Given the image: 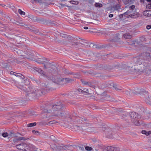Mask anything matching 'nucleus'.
Instances as JSON below:
<instances>
[{"instance_id":"f257e3e1","label":"nucleus","mask_w":151,"mask_h":151,"mask_svg":"<svg viewBox=\"0 0 151 151\" xmlns=\"http://www.w3.org/2000/svg\"><path fill=\"white\" fill-rule=\"evenodd\" d=\"M150 58L149 53L145 52L141 53L139 56L133 58V63L134 64L128 65L124 64L125 68H133L134 70L139 73L144 72L150 65L151 63L149 60Z\"/></svg>"},{"instance_id":"f03ea898","label":"nucleus","mask_w":151,"mask_h":151,"mask_svg":"<svg viewBox=\"0 0 151 151\" xmlns=\"http://www.w3.org/2000/svg\"><path fill=\"white\" fill-rule=\"evenodd\" d=\"M25 87L20 88L25 92V97L26 99L32 100L39 97L42 93V92L40 89L35 88L28 86H26Z\"/></svg>"},{"instance_id":"7ed1b4c3","label":"nucleus","mask_w":151,"mask_h":151,"mask_svg":"<svg viewBox=\"0 0 151 151\" xmlns=\"http://www.w3.org/2000/svg\"><path fill=\"white\" fill-rule=\"evenodd\" d=\"M32 70L34 71L38 72L41 74V76L47 78L48 80L52 81L54 83L59 84L62 81V80L56 76L51 75L48 76L44 72L39 68L34 67L33 68Z\"/></svg>"},{"instance_id":"20e7f679","label":"nucleus","mask_w":151,"mask_h":151,"mask_svg":"<svg viewBox=\"0 0 151 151\" xmlns=\"http://www.w3.org/2000/svg\"><path fill=\"white\" fill-rule=\"evenodd\" d=\"M124 65L123 64L116 63L111 65H109L101 64L99 66V67L101 70H109L113 69L125 68L126 66H124Z\"/></svg>"},{"instance_id":"39448f33","label":"nucleus","mask_w":151,"mask_h":151,"mask_svg":"<svg viewBox=\"0 0 151 151\" xmlns=\"http://www.w3.org/2000/svg\"><path fill=\"white\" fill-rule=\"evenodd\" d=\"M19 83V85H20V86L18 87L19 88H22L23 87H25L26 86H27V85L29 83L27 78L25 77L24 76V78H20Z\"/></svg>"},{"instance_id":"423d86ee","label":"nucleus","mask_w":151,"mask_h":151,"mask_svg":"<svg viewBox=\"0 0 151 151\" xmlns=\"http://www.w3.org/2000/svg\"><path fill=\"white\" fill-rule=\"evenodd\" d=\"M42 86L44 90L46 91L47 92L55 90V88H53L50 86V84L47 83L42 84Z\"/></svg>"},{"instance_id":"0eeeda50","label":"nucleus","mask_w":151,"mask_h":151,"mask_svg":"<svg viewBox=\"0 0 151 151\" xmlns=\"http://www.w3.org/2000/svg\"><path fill=\"white\" fill-rule=\"evenodd\" d=\"M16 147L19 150H22L23 151H26L27 148V145L25 143H22L16 145Z\"/></svg>"},{"instance_id":"6e6552de","label":"nucleus","mask_w":151,"mask_h":151,"mask_svg":"<svg viewBox=\"0 0 151 151\" xmlns=\"http://www.w3.org/2000/svg\"><path fill=\"white\" fill-rule=\"evenodd\" d=\"M54 106L53 104H49L47 105L45 109L43 110L44 113H50L53 111Z\"/></svg>"},{"instance_id":"1a4fd4ad","label":"nucleus","mask_w":151,"mask_h":151,"mask_svg":"<svg viewBox=\"0 0 151 151\" xmlns=\"http://www.w3.org/2000/svg\"><path fill=\"white\" fill-rule=\"evenodd\" d=\"M0 65L2 67L7 69H9L10 67L9 65L8 64V61H3L2 60H0Z\"/></svg>"},{"instance_id":"9d476101","label":"nucleus","mask_w":151,"mask_h":151,"mask_svg":"<svg viewBox=\"0 0 151 151\" xmlns=\"http://www.w3.org/2000/svg\"><path fill=\"white\" fill-rule=\"evenodd\" d=\"M63 105L60 102L58 103L55 104H53L54 109L53 111H59L63 107Z\"/></svg>"},{"instance_id":"9b49d317","label":"nucleus","mask_w":151,"mask_h":151,"mask_svg":"<svg viewBox=\"0 0 151 151\" xmlns=\"http://www.w3.org/2000/svg\"><path fill=\"white\" fill-rule=\"evenodd\" d=\"M56 76H57L60 79H61L62 80V81L59 84H58V83H55L56 84H59V85H63V82L64 80H65L66 83H71L72 82L74 81V80L73 79H72L71 78H60L59 76L57 75H56Z\"/></svg>"},{"instance_id":"f8f14e48","label":"nucleus","mask_w":151,"mask_h":151,"mask_svg":"<svg viewBox=\"0 0 151 151\" xmlns=\"http://www.w3.org/2000/svg\"><path fill=\"white\" fill-rule=\"evenodd\" d=\"M130 117L132 120L133 119H135L137 120V119H139L140 117L139 115H138V114H136L135 112H132L129 114Z\"/></svg>"},{"instance_id":"ddd939ff","label":"nucleus","mask_w":151,"mask_h":151,"mask_svg":"<svg viewBox=\"0 0 151 151\" xmlns=\"http://www.w3.org/2000/svg\"><path fill=\"white\" fill-rule=\"evenodd\" d=\"M139 119H137V120L135 119L132 120V121L134 124L137 126L143 125H144V122L140 120H138Z\"/></svg>"},{"instance_id":"4468645a","label":"nucleus","mask_w":151,"mask_h":151,"mask_svg":"<svg viewBox=\"0 0 151 151\" xmlns=\"http://www.w3.org/2000/svg\"><path fill=\"white\" fill-rule=\"evenodd\" d=\"M106 151H119V149L117 147L112 146L106 147L105 149Z\"/></svg>"},{"instance_id":"2eb2a0df","label":"nucleus","mask_w":151,"mask_h":151,"mask_svg":"<svg viewBox=\"0 0 151 151\" xmlns=\"http://www.w3.org/2000/svg\"><path fill=\"white\" fill-rule=\"evenodd\" d=\"M113 83L112 81H110L104 83H103L102 85L104 86L105 87H108L110 88L113 86Z\"/></svg>"},{"instance_id":"dca6fc26","label":"nucleus","mask_w":151,"mask_h":151,"mask_svg":"<svg viewBox=\"0 0 151 151\" xmlns=\"http://www.w3.org/2000/svg\"><path fill=\"white\" fill-rule=\"evenodd\" d=\"M135 90H138V91H136L134 90L132 91V93L134 94H137V93L139 94H142L143 93H145V94H147V92L146 91H141V89H139L138 88H137L135 89Z\"/></svg>"},{"instance_id":"f3484780","label":"nucleus","mask_w":151,"mask_h":151,"mask_svg":"<svg viewBox=\"0 0 151 151\" xmlns=\"http://www.w3.org/2000/svg\"><path fill=\"white\" fill-rule=\"evenodd\" d=\"M27 148L26 151H33L35 149V146L31 144H29L27 145Z\"/></svg>"},{"instance_id":"a211bd4d","label":"nucleus","mask_w":151,"mask_h":151,"mask_svg":"<svg viewBox=\"0 0 151 151\" xmlns=\"http://www.w3.org/2000/svg\"><path fill=\"white\" fill-rule=\"evenodd\" d=\"M64 114L63 111L59 110L57 114H55L52 115L51 116L62 117L63 116Z\"/></svg>"},{"instance_id":"6ab92c4d","label":"nucleus","mask_w":151,"mask_h":151,"mask_svg":"<svg viewBox=\"0 0 151 151\" xmlns=\"http://www.w3.org/2000/svg\"><path fill=\"white\" fill-rule=\"evenodd\" d=\"M40 21H41L42 22H45L46 23V24L48 25H52L54 22L53 21L51 20L46 21L43 19H41L40 20Z\"/></svg>"},{"instance_id":"aec40b11","label":"nucleus","mask_w":151,"mask_h":151,"mask_svg":"<svg viewBox=\"0 0 151 151\" xmlns=\"http://www.w3.org/2000/svg\"><path fill=\"white\" fill-rule=\"evenodd\" d=\"M66 74H70L73 75V77L75 78H78L79 76V75L78 73H70V72H65Z\"/></svg>"},{"instance_id":"412c9836","label":"nucleus","mask_w":151,"mask_h":151,"mask_svg":"<svg viewBox=\"0 0 151 151\" xmlns=\"http://www.w3.org/2000/svg\"><path fill=\"white\" fill-rule=\"evenodd\" d=\"M88 120L86 117L84 116H82V117H79V122L81 123H82V122H88Z\"/></svg>"},{"instance_id":"4be33fe9","label":"nucleus","mask_w":151,"mask_h":151,"mask_svg":"<svg viewBox=\"0 0 151 151\" xmlns=\"http://www.w3.org/2000/svg\"><path fill=\"white\" fill-rule=\"evenodd\" d=\"M95 83H97V82H94L93 81L92 82H88L87 83V85L92 87L93 88H94L95 87V85H94V84Z\"/></svg>"},{"instance_id":"5701e85b","label":"nucleus","mask_w":151,"mask_h":151,"mask_svg":"<svg viewBox=\"0 0 151 151\" xmlns=\"http://www.w3.org/2000/svg\"><path fill=\"white\" fill-rule=\"evenodd\" d=\"M120 38L118 37V35H116L112 39L110 40L111 42H117L119 40Z\"/></svg>"},{"instance_id":"b1692460","label":"nucleus","mask_w":151,"mask_h":151,"mask_svg":"<svg viewBox=\"0 0 151 151\" xmlns=\"http://www.w3.org/2000/svg\"><path fill=\"white\" fill-rule=\"evenodd\" d=\"M146 94H147V96H148L145 99V101L146 103L150 104H151V97H149L148 96L147 93Z\"/></svg>"},{"instance_id":"393cba45","label":"nucleus","mask_w":151,"mask_h":151,"mask_svg":"<svg viewBox=\"0 0 151 151\" xmlns=\"http://www.w3.org/2000/svg\"><path fill=\"white\" fill-rule=\"evenodd\" d=\"M124 37L126 39H130L132 37V35L129 33H126L123 35Z\"/></svg>"},{"instance_id":"a878e982","label":"nucleus","mask_w":151,"mask_h":151,"mask_svg":"<svg viewBox=\"0 0 151 151\" xmlns=\"http://www.w3.org/2000/svg\"><path fill=\"white\" fill-rule=\"evenodd\" d=\"M124 4L126 5L128 4H132L133 3L132 0H123Z\"/></svg>"},{"instance_id":"bb28decb","label":"nucleus","mask_w":151,"mask_h":151,"mask_svg":"<svg viewBox=\"0 0 151 151\" xmlns=\"http://www.w3.org/2000/svg\"><path fill=\"white\" fill-rule=\"evenodd\" d=\"M110 46L111 47H114V46H116V44H113L112 43L110 44L109 45H102L101 47H100V48H104L107 47L108 46Z\"/></svg>"},{"instance_id":"cd10ccee","label":"nucleus","mask_w":151,"mask_h":151,"mask_svg":"<svg viewBox=\"0 0 151 151\" xmlns=\"http://www.w3.org/2000/svg\"><path fill=\"white\" fill-rule=\"evenodd\" d=\"M73 127L74 129L76 130H79L80 131L82 130H83L82 127L79 126L75 125L73 126Z\"/></svg>"},{"instance_id":"c85d7f7f","label":"nucleus","mask_w":151,"mask_h":151,"mask_svg":"<svg viewBox=\"0 0 151 151\" xmlns=\"http://www.w3.org/2000/svg\"><path fill=\"white\" fill-rule=\"evenodd\" d=\"M67 116L68 118H69L72 121L74 122L75 121V120H76V119H74L75 117L74 116L70 115H68Z\"/></svg>"},{"instance_id":"c756f323","label":"nucleus","mask_w":151,"mask_h":151,"mask_svg":"<svg viewBox=\"0 0 151 151\" xmlns=\"http://www.w3.org/2000/svg\"><path fill=\"white\" fill-rule=\"evenodd\" d=\"M33 52L32 51V52H30L29 51L27 52V53L26 54L27 55H28L29 57H32L34 55V54L33 53Z\"/></svg>"},{"instance_id":"7c9ffc66","label":"nucleus","mask_w":151,"mask_h":151,"mask_svg":"<svg viewBox=\"0 0 151 151\" xmlns=\"http://www.w3.org/2000/svg\"><path fill=\"white\" fill-rule=\"evenodd\" d=\"M116 90H121L122 89V88L121 87H118L117 85L116 84H113V86H112Z\"/></svg>"},{"instance_id":"2f4dec72","label":"nucleus","mask_w":151,"mask_h":151,"mask_svg":"<svg viewBox=\"0 0 151 151\" xmlns=\"http://www.w3.org/2000/svg\"><path fill=\"white\" fill-rule=\"evenodd\" d=\"M17 53L20 56H24L25 55H24V53L23 51L21 50H19L17 51Z\"/></svg>"},{"instance_id":"473e14b6","label":"nucleus","mask_w":151,"mask_h":151,"mask_svg":"<svg viewBox=\"0 0 151 151\" xmlns=\"http://www.w3.org/2000/svg\"><path fill=\"white\" fill-rule=\"evenodd\" d=\"M31 2L32 3H34L35 2L41 3L42 2V0H31Z\"/></svg>"},{"instance_id":"72a5a7b5","label":"nucleus","mask_w":151,"mask_h":151,"mask_svg":"<svg viewBox=\"0 0 151 151\" xmlns=\"http://www.w3.org/2000/svg\"><path fill=\"white\" fill-rule=\"evenodd\" d=\"M14 115L15 116H23L24 114H23L22 112H19L18 113H14Z\"/></svg>"},{"instance_id":"f704fd0d","label":"nucleus","mask_w":151,"mask_h":151,"mask_svg":"<svg viewBox=\"0 0 151 151\" xmlns=\"http://www.w3.org/2000/svg\"><path fill=\"white\" fill-rule=\"evenodd\" d=\"M94 6L96 7L100 8L103 6V5L101 4L96 3L94 4Z\"/></svg>"},{"instance_id":"c9c22d12","label":"nucleus","mask_w":151,"mask_h":151,"mask_svg":"<svg viewBox=\"0 0 151 151\" xmlns=\"http://www.w3.org/2000/svg\"><path fill=\"white\" fill-rule=\"evenodd\" d=\"M36 125V122L28 124L27 125V127H30L35 126Z\"/></svg>"},{"instance_id":"e433bc0d","label":"nucleus","mask_w":151,"mask_h":151,"mask_svg":"<svg viewBox=\"0 0 151 151\" xmlns=\"http://www.w3.org/2000/svg\"><path fill=\"white\" fill-rule=\"evenodd\" d=\"M1 135L4 137H9V134L7 132H3L1 133Z\"/></svg>"},{"instance_id":"4c0bfd02","label":"nucleus","mask_w":151,"mask_h":151,"mask_svg":"<svg viewBox=\"0 0 151 151\" xmlns=\"http://www.w3.org/2000/svg\"><path fill=\"white\" fill-rule=\"evenodd\" d=\"M149 10L144 11L143 12V14L145 16L149 17Z\"/></svg>"},{"instance_id":"58836bf2","label":"nucleus","mask_w":151,"mask_h":151,"mask_svg":"<svg viewBox=\"0 0 151 151\" xmlns=\"http://www.w3.org/2000/svg\"><path fill=\"white\" fill-rule=\"evenodd\" d=\"M127 115H128L127 113L124 112L123 114H122V119H126L127 117Z\"/></svg>"},{"instance_id":"ea45409f","label":"nucleus","mask_w":151,"mask_h":151,"mask_svg":"<svg viewBox=\"0 0 151 151\" xmlns=\"http://www.w3.org/2000/svg\"><path fill=\"white\" fill-rule=\"evenodd\" d=\"M16 136L15 133L12 132H10L9 134V138L11 137H14Z\"/></svg>"},{"instance_id":"a19ab883","label":"nucleus","mask_w":151,"mask_h":151,"mask_svg":"<svg viewBox=\"0 0 151 151\" xmlns=\"http://www.w3.org/2000/svg\"><path fill=\"white\" fill-rule=\"evenodd\" d=\"M108 146H107L106 147H105V146H102V145H98V147L100 149H104V151H106L105 150V148L108 147Z\"/></svg>"},{"instance_id":"79ce46f5","label":"nucleus","mask_w":151,"mask_h":151,"mask_svg":"<svg viewBox=\"0 0 151 151\" xmlns=\"http://www.w3.org/2000/svg\"><path fill=\"white\" fill-rule=\"evenodd\" d=\"M85 149L86 150L88 151H91L92 150V147L89 146H86Z\"/></svg>"},{"instance_id":"37998d69","label":"nucleus","mask_w":151,"mask_h":151,"mask_svg":"<svg viewBox=\"0 0 151 151\" xmlns=\"http://www.w3.org/2000/svg\"><path fill=\"white\" fill-rule=\"evenodd\" d=\"M16 76H19L20 78H24V76L22 75V74L21 73H16V75H15Z\"/></svg>"},{"instance_id":"c03bdc74","label":"nucleus","mask_w":151,"mask_h":151,"mask_svg":"<svg viewBox=\"0 0 151 151\" xmlns=\"http://www.w3.org/2000/svg\"><path fill=\"white\" fill-rule=\"evenodd\" d=\"M129 17H131V18H136L137 17V14H130L129 15Z\"/></svg>"},{"instance_id":"a18cd8bd","label":"nucleus","mask_w":151,"mask_h":151,"mask_svg":"<svg viewBox=\"0 0 151 151\" xmlns=\"http://www.w3.org/2000/svg\"><path fill=\"white\" fill-rule=\"evenodd\" d=\"M140 40L142 42H143L144 41L146 40L147 39L144 36H142L140 37Z\"/></svg>"},{"instance_id":"49530a36","label":"nucleus","mask_w":151,"mask_h":151,"mask_svg":"<svg viewBox=\"0 0 151 151\" xmlns=\"http://www.w3.org/2000/svg\"><path fill=\"white\" fill-rule=\"evenodd\" d=\"M18 12L21 15H25V14L24 12L22 11L20 9H19L18 10Z\"/></svg>"},{"instance_id":"de8ad7c7","label":"nucleus","mask_w":151,"mask_h":151,"mask_svg":"<svg viewBox=\"0 0 151 151\" xmlns=\"http://www.w3.org/2000/svg\"><path fill=\"white\" fill-rule=\"evenodd\" d=\"M70 2L72 4H78V1H70Z\"/></svg>"},{"instance_id":"09e8293b","label":"nucleus","mask_w":151,"mask_h":151,"mask_svg":"<svg viewBox=\"0 0 151 151\" xmlns=\"http://www.w3.org/2000/svg\"><path fill=\"white\" fill-rule=\"evenodd\" d=\"M57 122L55 121V120H53V121H50V122H48V124H53L54 123H57Z\"/></svg>"},{"instance_id":"8fccbe9b","label":"nucleus","mask_w":151,"mask_h":151,"mask_svg":"<svg viewBox=\"0 0 151 151\" xmlns=\"http://www.w3.org/2000/svg\"><path fill=\"white\" fill-rule=\"evenodd\" d=\"M78 91L80 93H83V94H84L87 92L86 91H83L81 89H78Z\"/></svg>"},{"instance_id":"3c124183","label":"nucleus","mask_w":151,"mask_h":151,"mask_svg":"<svg viewBox=\"0 0 151 151\" xmlns=\"http://www.w3.org/2000/svg\"><path fill=\"white\" fill-rule=\"evenodd\" d=\"M146 9H151V4H148L146 6Z\"/></svg>"},{"instance_id":"603ef678","label":"nucleus","mask_w":151,"mask_h":151,"mask_svg":"<svg viewBox=\"0 0 151 151\" xmlns=\"http://www.w3.org/2000/svg\"><path fill=\"white\" fill-rule=\"evenodd\" d=\"M60 36V37H62L68 38V37H67V35L65 34H61Z\"/></svg>"},{"instance_id":"864d4df0","label":"nucleus","mask_w":151,"mask_h":151,"mask_svg":"<svg viewBox=\"0 0 151 151\" xmlns=\"http://www.w3.org/2000/svg\"><path fill=\"white\" fill-rule=\"evenodd\" d=\"M135 7V6L134 5H132L131 6L129 7V9L130 10H133L134 9Z\"/></svg>"},{"instance_id":"5fc2aeb1","label":"nucleus","mask_w":151,"mask_h":151,"mask_svg":"<svg viewBox=\"0 0 151 151\" xmlns=\"http://www.w3.org/2000/svg\"><path fill=\"white\" fill-rule=\"evenodd\" d=\"M50 138L53 141H55V137L53 135H51L50 137Z\"/></svg>"},{"instance_id":"6e6d98bb","label":"nucleus","mask_w":151,"mask_h":151,"mask_svg":"<svg viewBox=\"0 0 151 151\" xmlns=\"http://www.w3.org/2000/svg\"><path fill=\"white\" fill-rule=\"evenodd\" d=\"M32 133L34 134H38L37 135H39L40 133H39V132L37 131H35L34 130H33L32 131Z\"/></svg>"},{"instance_id":"4d7b16f0","label":"nucleus","mask_w":151,"mask_h":151,"mask_svg":"<svg viewBox=\"0 0 151 151\" xmlns=\"http://www.w3.org/2000/svg\"><path fill=\"white\" fill-rule=\"evenodd\" d=\"M91 130H92L91 131H92L94 132H97L96 128H94V127H91Z\"/></svg>"},{"instance_id":"13d9d810","label":"nucleus","mask_w":151,"mask_h":151,"mask_svg":"<svg viewBox=\"0 0 151 151\" xmlns=\"http://www.w3.org/2000/svg\"><path fill=\"white\" fill-rule=\"evenodd\" d=\"M18 139H19V140H26L27 139L24 137H20L19 138H18Z\"/></svg>"},{"instance_id":"bf43d9fd","label":"nucleus","mask_w":151,"mask_h":151,"mask_svg":"<svg viewBox=\"0 0 151 151\" xmlns=\"http://www.w3.org/2000/svg\"><path fill=\"white\" fill-rule=\"evenodd\" d=\"M81 81L82 83L83 84L86 85H87V83L88 82L84 81V80H83V79H81Z\"/></svg>"},{"instance_id":"052dcab7","label":"nucleus","mask_w":151,"mask_h":151,"mask_svg":"<svg viewBox=\"0 0 151 151\" xmlns=\"http://www.w3.org/2000/svg\"><path fill=\"white\" fill-rule=\"evenodd\" d=\"M36 62L39 63H41L42 64H44V63H43L44 61H40V60H37L36 61ZM44 62H45V61H44Z\"/></svg>"},{"instance_id":"680f3d73","label":"nucleus","mask_w":151,"mask_h":151,"mask_svg":"<svg viewBox=\"0 0 151 151\" xmlns=\"http://www.w3.org/2000/svg\"><path fill=\"white\" fill-rule=\"evenodd\" d=\"M32 31L36 33H38L39 32V30L37 29H32Z\"/></svg>"},{"instance_id":"e2e57ef3","label":"nucleus","mask_w":151,"mask_h":151,"mask_svg":"<svg viewBox=\"0 0 151 151\" xmlns=\"http://www.w3.org/2000/svg\"><path fill=\"white\" fill-rule=\"evenodd\" d=\"M96 77H101V75L99 73H97L95 74V76Z\"/></svg>"},{"instance_id":"0e129e2a","label":"nucleus","mask_w":151,"mask_h":151,"mask_svg":"<svg viewBox=\"0 0 151 151\" xmlns=\"http://www.w3.org/2000/svg\"><path fill=\"white\" fill-rule=\"evenodd\" d=\"M143 112H144V113H145V114L146 115H147V116L148 115V114H150V113H149V112H148L147 111V109H145L144 110V111H143Z\"/></svg>"},{"instance_id":"69168bd1","label":"nucleus","mask_w":151,"mask_h":151,"mask_svg":"<svg viewBox=\"0 0 151 151\" xmlns=\"http://www.w3.org/2000/svg\"><path fill=\"white\" fill-rule=\"evenodd\" d=\"M90 47H93V48H97V47H96V45H93V44H91L90 45Z\"/></svg>"},{"instance_id":"338daca9","label":"nucleus","mask_w":151,"mask_h":151,"mask_svg":"<svg viewBox=\"0 0 151 151\" xmlns=\"http://www.w3.org/2000/svg\"><path fill=\"white\" fill-rule=\"evenodd\" d=\"M29 113L31 115H34V112L32 110H30L29 111Z\"/></svg>"},{"instance_id":"774afa93","label":"nucleus","mask_w":151,"mask_h":151,"mask_svg":"<svg viewBox=\"0 0 151 151\" xmlns=\"http://www.w3.org/2000/svg\"><path fill=\"white\" fill-rule=\"evenodd\" d=\"M146 28L148 29H149L151 28V25H149L147 26Z\"/></svg>"}]
</instances>
